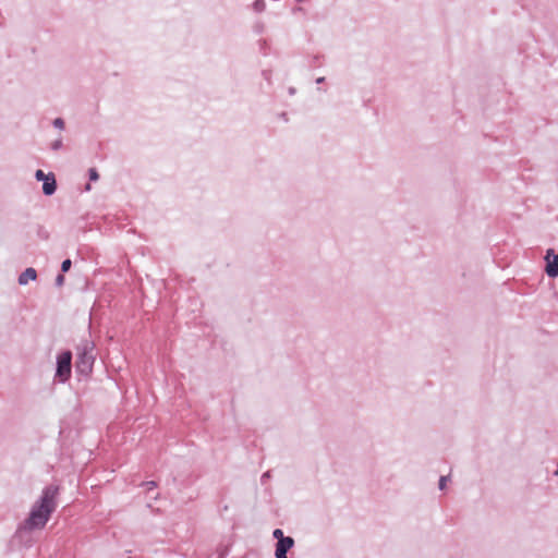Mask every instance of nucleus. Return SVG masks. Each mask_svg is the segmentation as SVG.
Returning <instances> with one entry per match:
<instances>
[{
    "instance_id": "1",
    "label": "nucleus",
    "mask_w": 558,
    "mask_h": 558,
    "mask_svg": "<svg viewBox=\"0 0 558 558\" xmlns=\"http://www.w3.org/2000/svg\"><path fill=\"white\" fill-rule=\"evenodd\" d=\"M59 494L58 485H48L43 489L39 500L33 506L28 518L21 530L43 529L56 509V497Z\"/></svg>"
},
{
    "instance_id": "2",
    "label": "nucleus",
    "mask_w": 558,
    "mask_h": 558,
    "mask_svg": "<svg viewBox=\"0 0 558 558\" xmlns=\"http://www.w3.org/2000/svg\"><path fill=\"white\" fill-rule=\"evenodd\" d=\"M94 350L95 344L88 339H82L77 344L75 371L78 375L87 377L92 374L95 362Z\"/></svg>"
},
{
    "instance_id": "3",
    "label": "nucleus",
    "mask_w": 558,
    "mask_h": 558,
    "mask_svg": "<svg viewBox=\"0 0 558 558\" xmlns=\"http://www.w3.org/2000/svg\"><path fill=\"white\" fill-rule=\"evenodd\" d=\"M72 373V352L66 350L58 354L54 379L59 383H66Z\"/></svg>"
},
{
    "instance_id": "4",
    "label": "nucleus",
    "mask_w": 558,
    "mask_h": 558,
    "mask_svg": "<svg viewBox=\"0 0 558 558\" xmlns=\"http://www.w3.org/2000/svg\"><path fill=\"white\" fill-rule=\"evenodd\" d=\"M546 262L545 272L549 278L558 277V254L555 253L554 248H548L544 256Z\"/></svg>"
},
{
    "instance_id": "5",
    "label": "nucleus",
    "mask_w": 558,
    "mask_h": 558,
    "mask_svg": "<svg viewBox=\"0 0 558 558\" xmlns=\"http://www.w3.org/2000/svg\"><path fill=\"white\" fill-rule=\"evenodd\" d=\"M57 191V181L52 172L48 173V177L43 181V193L46 196H51Z\"/></svg>"
},
{
    "instance_id": "6",
    "label": "nucleus",
    "mask_w": 558,
    "mask_h": 558,
    "mask_svg": "<svg viewBox=\"0 0 558 558\" xmlns=\"http://www.w3.org/2000/svg\"><path fill=\"white\" fill-rule=\"evenodd\" d=\"M294 546V538L291 536H286L284 538L280 539V542L276 543V553H284L288 554V551Z\"/></svg>"
},
{
    "instance_id": "7",
    "label": "nucleus",
    "mask_w": 558,
    "mask_h": 558,
    "mask_svg": "<svg viewBox=\"0 0 558 558\" xmlns=\"http://www.w3.org/2000/svg\"><path fill=\"white\" fill-rule=\"evenodd\" d=\"M36 278H37L36 269L33 267H28L19 276V284L25 286L28 283L29 280H35Z\"/></svg>"
},
{
    "instance_id": "8",
    "label": "nucleus",
    "mask_w": 558,
    "mask_h": 558,
    "mask_svg": "<svg viewBox=\"0 0 558 558\" xmlns=\"http://www.w3.org/2000/svg\"><path fill=\"white\" fill-rule=\"evenodd\" d=\"M265 8H266V3L264 0H255L253 3V9L258 13L263 12L265 10Z\"/></svg>"
},
{
    "instance_id": "9",
    "label": "nucleus",
    "mask_w": 558,
    "mask_h": 558,
    "mask_svg": "<svg viewBox=\"0 0 558 558\" xmlns=\"http://www.w3.org/2000/svg\"><path fill=\"white\" fill-rule=\"evenodd\" d=\"M72 262L66 258L61 263V272H68L71 269Z\"/></svg>"
},
{
    "instance_id": "10",
    "label": "nucleus",
    "mask_w": 558,
    "mask_h": 558,
    "mask_svg": "<svg viewBox=\"0 0 558 558\" xmlns=\"http://www.w3.org/2000/svg\"><path fill=\"white\" fill-rule=\"evenodd\" d=\"M272 537L277 539V542H280V539L284 538L286 535L283 534V531L281 529H276L272 532Z\"/></svg>"
},
{
    "instance_id": "11",
    "label": "nucleus",
    "mask_w": 558,
    "mask_h": 558,
    "mask_svg": "<svg viewBox=\"0 0 558 558\" xmlns=\"http://www.w3.org/2000/svg\"><path fill=\"white\" fill-rule=\"evenodd\" d=\"M88 178L90 181H97L99 179L98 171L95 168L88 170Z\"/></svg>"
},
{
    "instance_id": "12",
    "label": "nucleus",
    "mask_w": 558,
    "mask_h": 558,
    "mask_svg": "<svg viewBox=\"0 0 558 558\" xmlns=\"http://www.w3.org/2000/svg\"><path fill=\"white\" fill-rule=\"evenodd\" d=\"M53 126L63 130L64 129V120L62 118H56L52 122Z\"/></svg>"
},
{
    "instance_id": "13",
    "label": "nucleus",
    "mask_w": 558,
    "mask_h": 558,
    "mask_svg": "<svg viewBox=\"0 0 558 558\" xmlns=\"http://www.w3.org/2000/svg\"><path fill=\"white\" fill-rule=\"evenodd\" d=\"M62 146H63V142H62V138L60 137V138L56 140L54 142H52L51 149L59 150L62 148Z\"/></svg>"
},
{
    "instance_id": "14",
    "label": "nucleus",
    "mask_w": 558,
    "mask_h": 558,
    "mask_svg": "<svg viewBox=\"0 0 558 558\" xmlns=\"http://www.w3.org/2000/svg\"><path fill=\"white\" fill-rule=\"evenodd\" d=\"M48 177V173H45L43 170L38 169L35 172V179L37 181H44Z\"/></svg>"
},
{
    "instance_id": "15",
    "label": "nucleus",
    "mask_w": 558,
    "mask_h": 558,
    "mask_svg": "<svg viewBox=\"0 0 558 558\" xmlns=\"http://www.w3.org/2000/svg\"><path fill=\"white\" fill-rule=\"evenodd\" d=\"M448 480H449V476H440L439 483H438L439 489L442 490L446 487Z\"/></svg>"
},
{
    "instance_id": "16",
    "label": "nucleus",
    "mask_w": 558,
    "mask_h": 558,
    "mask_svg": "<svg viewBox=\"0 0 558 558\" xmlns=\"http://www.w3.org/2000/svg\"><path fill=\"white\" fill-rule=\"evenodd\" d=\"M141 486L147 487V489H153L157 486V483L155 481H148V482H143L141 484Z\"/></svg>"
},
{
    "instance_id": "17",
    "label": "nucleus",
    "mask_w": 558,
    "mask_h": 558,
    "mask_svg": "<svg viewBox=\"0 0 558 558\" xmlns=\"http://www.w3.org/2000/svg\"><path fill=\"white\" fill-rule=\"evenodd\" d=\"M63 283H64V276H63V274H59L56 277V286L61 287Z\"/></svg>"
},
{
    "instance_id": "18",
    "label": "nucleus",
    "mask_w": 558,
    "mask_h": 558,
    "mask_svg": "<svg viewBox=\"0 0 558 558\" xmlns=\"http://www.w3.org/2000/svg\"><path fill=\"white\" fill-rule=\"evenodd\" d=\"M270 471L265 472L260 477L262 483L264 484L267 480L270 478Z\"/></svg>"
},
{
    "instance_id": "19",
    "label": "nucleus",
    "mask_w": 558,
    "mask_h": 558,
    "mask_svg": "<svg viewBox=\"0 0 558 558\" xmlns=\"http://www.w3.org/2000/svg\"><path fill=\"white\" fill-rule=\"evenodd\" d=\"M275 557L276 558H288L287 554H284V553H276V551H275Z\"/></svg>"
},
{
    "instance_id": "20",
    "label": "nucleus",
    "mask_w": 558,
    "mask_h": 558,
    "mask_svg": "<svg viewBox=\"0 0 558 558\" xmlns=\"http://www.w3.org/2000/svg\"><path fill=\"white\" fill-rule=\"evenodd\" d=\"M323 82H325V77H324V76L318 77V78L316 80V83H317V84H320V83H323Z\"/></svg>"
},
{
    "instance_id": "21",
    "label": "nucleus",
    "mask_w": 558,
    "mask_h": 558,
    "mask_svg": "<svg viewBox=\"0 0 558 558\" xmlns=\"http://www.w3.org/2000/svg\"><path fill=\"white\" fill-rule=\"evenodd\" d=\"M289 94L290 95H294L295 94V88L294 87H290L289 88Z\"/></svg>"
},
{
    "instance_id": "22",
    "label": "nucleus",
    "mask_w": 558,
    "mask_h": 558,
    "mask_svg": "<svg viewBox=\"0 0 558 558\" xmlns=\"http://www.w3.org/2000/svg\"><path fill=\"white\" fill-rule=\"evenodd\" d=\"M90 189H92L90 184H89V183H87V184H86V186H85V190H86V191H89Z\"/></svg>"
},
{
    "instance_id": "23",
    "label": "nucleus",
    "mask_w": 558,
    "mask_h": 558,
    "mask_svg": "<svg viewBox=\"0 0 558 558\" xmlns=\"http://www.w3.org/2000/svg\"><path fill=\"white\" fill-rule=\"evenodd\" d=\"M286 117H287V113H284V112L281 113V119H287Z\"/></svg>"
}]
</instances>
